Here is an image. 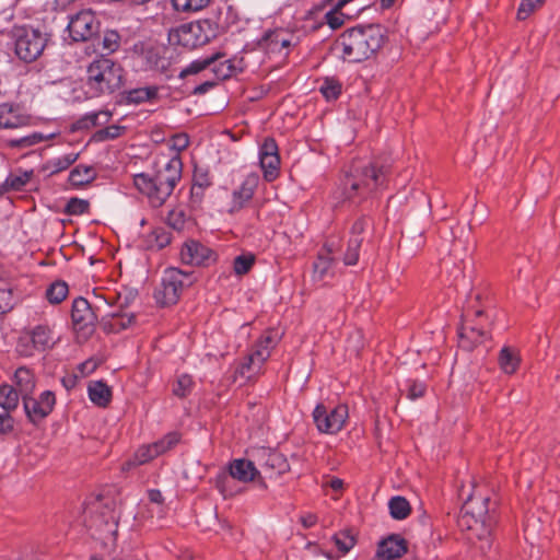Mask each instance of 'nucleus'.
I'll return each mask as SVG.
<instances>
[{"mask_svg":"<svg viewBox=\"0 0 560 560\" xmlns=\"http://www.w3.org/2000/svg\"><path fill=\"white\" fill-rule=\"evenodd\" d=\"M386 39L381 24H359L347 28L336 40L341 58L348 62H362L375 56Z\"/></svg>","mask_w":560,"mask_h":560,"instance_id":"obj_1","label":"nucleus"},{"mask_svg":"<svg viewBox=\"0 0 560 560\" xmlns=\"http://www.w3.org/2000/svg\"><path fill=\"white\" fill-rule=\"evenodd\" d=\"M182 160L178 155H175L158 168L153 175L136 174L133 184L141 194L149 198L153 207H161L182 178Z\"/></svg>","mask_w":560,"mask_h":560,"instance_id":"obj_2","label":"nucleus"},{"mask_svg":"<svg viewBox=\"0 0 560 560\" xmlns=\"http://www.w3.org/2000/svg\"><path fill=\"white\" fill-rule=\"evenodd\" d=\"M125 71L120 63L105 54L97 56L86 68L85 86L92 97L112 94L124 84Z\"/></svg>","mask_w":560,"mask_h":560,"instance_id":"obj_3","label":"nucleus"},{"mask_svg":"<svg viewBox=\"0 0 560 560\" xmlns=\"http://www.w3.org/2000/svg\"><path fill=\"white\" fill-rule=\"evenodd\" d=\"M388 168L377 164H355L342 182L346 199L365 196L385 185Z\"/></svg>","mask_w":560,"mask_h":560,"instance_id":"obj_4","label":"nucleus"},{"mask_svg":"<svg viewBox=\"0 0 560 560\" xmlns=\"http://www.w3.org/2000/svg\"><path fill=\"white\" fill-rule=\"evenodd\" d=\"M495 506L489 497L469 493L460 510L459 526L468 530L481 529L480 535H488L495 524Z\"/></svg>","mask_w":560,"mask_h":560,"instance_id":"obj_5","label":"nucleus"},{"mask_svg":"<svg viewBox=\"0 0 560 560\" xmlns=\"http://www.w3.org/2000/svg\"><path fill=\"white\" fill-rule=\"evenodd\" d=\"M219 34V25L209 20H199L185 23L168 33V40L173 45H179L188 49L203 46L214 39Z\"/></svg>","mask_w":560,"mask_h":560,"instance_id":"obj_6","label":"nucleus"},{"mask_svg":"<svg viewBox=\"0 0 560 560\" xmlns=\"http://www.w3.org/2000/svg\"><path fill=\"white\" fill-rule=\"evenodd\" d=\"M12 38L16 56L25 62L35 61L48 42L47 34L26 26L14 27Z\"/></svg>","mask_w":560,"mask_h":560,"instance_id":"obj_7","label":"nucleus"},{"mask_svg":"<svg viewBox=\"0 0 560 560\" xmlns=\"http://www.w3.org/2000/svg\"><path fill=\"white\" fill-rule=\"evenodd\" d=\"M189 276L177 268H168L164 271L161 287L155 290L154 298L163 306L177 303Z\"/></svg>","mask_w":560,"mask_h":560,"instance_id":"obj_8","label":"nucleus"},{"mask_svg":"<svg viewBox=\"0 0 560 560\" xmlns=\"http://www.w3.org/2000/svg\"><path fill=\"white\" fill-rule=\"evenodd\" d=\"M348 407L338 405L334 408H327L319 404L313 411V420L319 432L326 434H336L339 432L348 419Z\"/></svg>","mask_w":560,"mask_h":560,"instance_id":"obj_9","label":"nucleus"},{"mask_svg":"<svg viewBox=\"0 0 560 560\" xmlns=\"http://www.w3.org/2000/svg\"><path fill=\"white\" fill-rule=\"evenodd\" d=\"M55 345L49 326L37 325L20 337L18 351L23 357H32L35 351H45Z\"/></svg>","mask_w":560,"mask_h":560,"instance_id":"obj_10","label":"nucleus"},{"mask_svg":"<svg viewBox=\"0 0 560 560\" xmlns=\"http://www.w3.org/2000/svg\"><path fill=\"white\" fill-rule=\"evenodd\" d=\"M67 28L74 42H85L98 33L100 21L92 10H81L70 16Z\"/></svg>","mask_w":560,"mask_h":560,"instance_id":"obj_11","label":"nucleus"},{"mask_svg":"<svg viewBox=\"0 0 560 560\" xmlns=\"http://www.w3.org/2000/svg\"><path fill=\"white\" fill-rule=\"evenodd\" d=\"M277 343V336L268 332L257 342L256 349L248 354L246 361L241 364L238 373L242 376L250 377L258 372L262 363L269 358L270 350Z\"/></svg>","mask_w":560,"mask_h":560,"instance_id":"obj_12","label":"nucleus"},{"mask_svg":"<svg viewBox=\"0 0 560 560\" xmlns=\"http://www.w3.org/2000/svg\"><path fill=\"white\" fill-rule=\"evenodd\" d=\"M22 400L28 421L33 424H37L52 411L56 404V396L54 392L45 390L38 398H33L32 395H27L23 397Z\"/></svg>","mask_w":560,"mask_h":560,"instance_id":"obj_13","label":"nucleus"},{"mask_svg":"<svg viewBox=\"0 0 560 560\" xmlns=\"http://www.w3.org/2000/svg\"><path fill=\"white\" fill-rule=\"evenodd\" d=\"M230 476L222 475L218 477L217 487L220 492L226 497L225 483L232 479H236L242 482L253 481L256 477L259 476V470L255 467L252 460L247 459H234L230 464Z\"/></svg>","mask_w":560,"mask_h":560,"instance_id":"obj_14","label":"nucleus"},{"mask_svg":"<svg viewBox=\"0 0 560 560\" xmlns=\"http://www.w3.org/2000/svg\"><path fill=\"white\" fill-rule=\"evenodd\" d=\"M255 457L264 474L269 478L280 476L290 469L287 458L277 451L261 448Z\"/></svg>","mask_w":560,"mask_h":560,"instance_id":"obj_15","label":"nucleus"},{"mask_svg":"<svg viewBox=\"0 0 560 560\" xmlns=\"http://www.w3.org/2000/svg\"><path fill=\"white\" fill-rule=\"evenodd\" d=\"M215 253L197 241L186 242L180 250V259L184 264L208 266L215 261Z\"/></svg>","mask_w":560,"mask_h":560,"instance_id":"obj_16","label":"nucleus"},{"mask_svg":"<svg viewBox=\"0 0 560 560\" xmlns=\"http://www.w3.org/2000/svg\"><path fill=\"white\" fill-rule=\"evenodd\" d=\"M71 318L77 330L91 332L96 322V315L84 298H77L72 303Z\"/></svg>","mask_w":560,"mask_h":560,"instance_id":"obj_17","label":"nucleus"},{"mask_svg":"<svg viewBox=\"0 0 560 560\" xmlns=\"http://www.w3.org/2000/svg\"><path fill=\"white\" fill-rule=\"evenodd\" d=\"M179 442V435L176 432L166 434L163 439L140 447L136 453V460L138 464H144L154 457L171 450Z\"/></svg>","mask_w":560,"mask_h":560,"instance_id":"obj_18","label":"nucleus"},{"mask_svg":"<svg viewBox=\"0 0 560 560\" xmlns=\"http://www.w3.org/2000/svg\"><path fill=\"white\" fill-rule=\"evenodd\" d=\"M407 551V542L399 535H390L378 544L377 557L382 560H395Z\"/></svg>","mask_w":560,"mask_h":560,"instance_id":"obj_19","label":"nucleus"},{"mask_svg":"<svg viewBox=\"0 0 560 560\" xmlns=\"http://www.w3.org/2000/svg\"><path fill=\"white\" fill-rule=\"evenodd\" d=\"M259 184V176L256 173L248 174L241 187L233 192V208L232 210L241 209L248 200L252 199L255 189Z\"/></svg>","mask_w":560,"mask_h":560,"instance_id":"obj_20","label":"nucleus"},{"mask_svg":"<svg viewBox=\"0 0 560 560\" xmlns=\"http://www.w3.org/2000/svg\"><path fill=\"white\" fill-rule=\"evenodd\" d=\"M30 118L18 113V109L8 103L0 105V128L15 129L28 125Z\"/></svg>","mask_w":560,"mask_h":560,"instance_id":"obj_21","label":"nucleus"},{"mask_svg":"<svg viewBox=\"0 0 560 560\" xmlns=\"http://www.w3.org/2000/svg\"><path fill=\"white\" fill-rule=\"evenodd\" d=\"M13 383L23 398L27 395H32L35 388V376L30 369L21 366L13 375Z\"/></svg>","mask_w":560,"mask_h":560,"instance_id":"obj_22","label":"nucleus"},{"mask_svg":"<svg viewBox=\"0 0 560 560\" xmlns=\"http://www.w3.org/2000/svg\"><path fill=\"white\" fill-rule=\"evenodd\" d=\"M96 530L93 534L98 539L103 540L104 542L107 541H115L117 536V521L114 515H112L109 518H102L96 517L94 520Z\"/></svg>","mask_w":560,"mask_h":560,"instance_id":"obj_23","label":"nucleus"},{"mask_svg":"<svg viewBox=\"0 0 560 560\" xmlns=\"http://www.w3.org/2000/svg\"><path fill=\"white\" fill-rule=\"evenodd\" d=\"M91 401L98 407H106L112 399V390L103 381L91 382L88 387Z\"/></svg>","mask_w":560,"mask_h":560,"instance_id":"obj_24","label":"nucleus"},{"mask_svg":"<svg viewBox=\"0 0 560 560\" xmlns=\"http://www.w3.org/2000/svg\"><path fill=\"white\" fill-rule=\"evenodd\" d=\"M112 114L107 110L88 113L73 124L74 130L90 129L105 125L110 120Z\"/></svg>","mask_w":560,"mask_h":560,"instance_id":"obj_25","label":"nucleus"},{"mask_svg":"<svg viewBox=\"0 0 560 560\" xmlns=\"http://www.w3.org/2000/svg\"><path fill=\"white\" fill-rule=\"evenodd\" d=\"M20 397L21 394L13 385H0V407L4 412L11 415L18 408Z\"/></svg>","mask_w":560,"mask_h":560,"instance_id":"obj_26","label":"nucleus"},{"mask_svg":"<svg viewBox=\"0 0 560 560\" xmlns=\"http://www.w3.org/2000/svg\"><path fill=\"white\" fill-rule=\"evenodd\" d=\"M222 55L218 52L202 59H196L191 61L187 67L180 70L178 78L185 79L188 75L198 74L209 69L215 61H219Z\"/></svg>","mask_w":560,"mask_h":560,"instance_id":"obj_27","label":"nucleus"},{"mask_svg":"<svg viewBox=\"0 0 560 560\" xmlns=\"http://www.w3.org/2000/svg\"><path fill=\"white\" fill-rule=\"evenodd\" d=\"M96 177V171L93 166L77 165L69 175V182L73 186H83L91 183Z\"/></svg>","mask_w":560,"mask_h":560,"instance_id":"obj_28","label":"nucleus"},{"mask_svg":"<svg viewBox=\"0 0 560 560\" xmlns=\"http://www.w3.org/2000/svg\"><path fill=\"white\" fill-rule=\"evenodd\" d=\"M158 86H144L132 89L127 93V102L130 104H141L158 97Z\"/></svg>","mask_w":560,"mask_h":560,"instance_id":"obj_29","label":"nucleus"},{"mask_svg":"<svg viewBox=\"0 0 560 560\" xmlns=\"http://www.w3.org/2000/svg\"><path fill=\"white\" fill-rule=\"evenodd\" d=\"M135 319V315L119 316L118 314H110V319L103 318L102 325L106 332H119L128 328Z\"/></svg>","mask_w":560,"mask_h":560,"instance_id":"obj_30","label":"nucleus"},{"mask_svg":"<svg viewBox=\"0 0 560 560\" xmlns=\"http://www.w3.org/2000/svg\"><path fill=\"white\" fill-rule=\"evenodd\" d=\"M389 514L395 520H405L411 512L406 498L396 495L388 501Z\"/></svg>","mask_w":560,"mask_h":560,"instance_id":"obj_31","label":"nucleus"},{"mask_svg":"<svg viewBox=\"0 0 560 560\" xmlns=\"http://www.w3.org/2000/svg\"><path fill=\"white\" fill-rule=\"evenodd\" d=\"M213 0H172L175 11L182 13H194L208 8Z\"/></svg>","mask_w":560,"mask_h":560,"instance_id":"obj_32","label":"nucleus"},{"mask_svg":"<svg viewBox=\"0 0 560 560\" xmlns=\"http://www.w3.org/2000/svg\"><path fill=\"white\" fill-rule=\"evenodd\" d=\"M259 163L266 180L272 182L278 177L280 165L279 155L259 156Z\"/></svg>","mask_w":560,"mask_h":560,"instance_id":"obj_33","label":"nucleus"},{"mask_svg":"<svg viewBox=\"0 0 560 560\" xmlns=\"http://www.w3.org/2000/svg\"><path fill=\"white\" fill-rule=\"evenodd\" d=\"M485 331L476 327H463L459 330L460 345L465 349H471L475 345L482 341Z\"/></svg>","mask_w":560,"mask_h":560,"instance_id":"obj_34","label":"nucleus"},{"mask_svg":"<svg viewBox=\"0 0 560 560\" xmlns=\"http://www.w3.org/2000/svg\"><path fill=\"white\" fill-rule=\"evenodd\" d=\"M499 364L503 372L513 374L520 364V358L512 349L505 347L500 351Z\"/></svg>","mask_w":560,"mask_h":560,"instance_id":"obj_35","label":"nucleus"},{"mask_svg":"<svg viewBox=\"0 0 560 560\" xmlns=\"http://www.w3.org/2000/svg\"><path fill=\"white\" fill-rule=\"evenodd\" d=\"M45 140V137L40 132H32L30 135L23 136L21 138L16 139H9L7 140V145L10 148H16V149H26L31 148L35 144H38Z\"/></svg>","mask_w":560,"mask_h":560,"instance_id":"obj_36","label":"nucleus"},{"mask_svg":"<svg viewBox=\"0 0 560 560\" xmlns=\"http://www.w3.org/2000/svg\"><path fill=\"white\" fill-rule=\"evenodd\" d=\"M98 44L106 55L117 51L120 47V35L117 31L107 30L104 32L103 37L98 38Z\"/></svg>","mask_w":560,"mask_h":560,"instance_id":"obj_37","label":"nucleus"},{"mask_svg":"<svg viewBox=\"0 0 560 560\" xmlns=\"http://www.w3.org/2000/svg\"><path fill=\"white\" fill-rule=\"evenodd\" d=\"M68 292V284L65 281H55L46 290V298L51 304H59L67 298Z\"/></svg>","mask_w":560,"mask_h":560,"instance_id":"obj_38","label":"nucleus"},{"mask_svg":"<svg viewBox=\"0 0 560 560\" xmlns=\"http://www.w3.org/2000/svg\"><path fill=\"white\" fill-rule=\"evenodd\" d=\"M215 81L226 80L235 73V66L232 60L215 61L210 68Z\"/></svg>","mask_w":560,"mask_h":560,"instance_id":"obj_39","label":"nucleus"},{"mask_svg":"<svg viewBox=\"0 0 560 560\" xmlns=\"http://www.w3.org/2000/svg\"><path fill=\"white\" fill-rule=\"evenodd\" d=\"M332 541L341 555H346L355 545L354 536L349 530H341L332 536Z\"/></svg>","mask_w":560,"mask_h":560,"instance_id":"obj_40","label":"nucleus"},{"mask_svg":"<svg viewBox=\"0 0 560 560\" xmlns=\"http://www.w3.org/2000/svg\"><path fill=\"white\" fill-rule=\"evenodd\" d=\"M194 387L192 377L188 374H180L173 384V394L179 398L188 396Z\"/></svg>","mask_w":560,"mask_h":560,"instance_id":"obj_41","label":"nucleus"},{"mask_svg":"<svg viewBox=\"0 0 560 560\" xmlns=\"http://www.w3.org/2000/svg\"><path fill=\"white\" fill-rule=\"evenodd\" d=\"M331 9L325 14L326 23L330 28L337 30L341 27L345 23V18H350V15L342 13V8H337V3H329Z\"/></svg>","mask_w":560,"mask_h":560,"instance_id":"obj_42","label":"nucleus"},{"mask_svg":"<svg viewBox=\"0 0 560 560\" xmlns=\"http://www.w3.org/2000/svg\"><path fill=\"white\" fill-rule=\"evenodd\" d=\"M16 304V298L12 288L0 287V315L7 314L13 310Z\"/></svg>","mask_w":560,"mask_h":560,"instance_id":"obj_43","label":"nucleus"},{"mask_svg":"<svg viewBox=\"0 0 560 560\" xmlns=\"http://www.w3.org/2000/svg\"><path fill=\"white\" fill-rule=\"evenodd\" d=\"M90 208V203L85 199L77 197L70 198L65 207V213L68 215H81L86 213Z\"/></svg>","mask_w":560,"mask_h":560,"instance_id":"obj_44","label":"nucleus"},{"mask_svg":"<svg viewBox=\"0 0 560 560\" xmlns=\"http://www.w3.org/2000/svg\"><path fill=\"white\" fill-rule=\"evenodd\" d=\"M332 261L334 258L329 257L328 255L320 254L317 260L314 262V278L316 280H323L326 277Z\"/></svg>","mask_w":560,"mask_h":560,"instance_id":"obj_45","label":"nucleus"},{"mask_svg":"<svg viewBox=\"0 0 560 560\" xmlns=\"http://www.w3.org/2000/svg\"><path fill=\"white\" fill-rule=\"evenodd\" d=\"M125 131V127L118 125H110L106 128L100 129L94 133V140L96 141H105L110 139H116L122 135Z\"/></svg>","mask_w":560,"mask_h":560,"instance_id":"obj_46","label":"nucleus"},{"mask_svg":"<svg viewBox=\"0 0 560 560\" xmlns=\"http://www.w3.org/2000/svg\"><path fill=\"white\" fill-rule=\"evenodd\" d=\"M79 158V153H67L60 158L51 160L49 163L52 166L51 173H58L63 170H67L71 164H73Z\"/></svg>","mask_w":560,"mask_h":560,"instance_id":"obj_47","label":"nucleus"},{"mask_svg":"<svg viewBox=\"0 0 560 560\" xmlns=\"http://www.w3.org/2000/svg\"><path fill=\"white\" fill-rule=\"evenodd\" d=\"M254 262H255V257L252 254L240 255V256L235 257V259H234L233 269L236 275L242 276V275L247 273L250 270Z\"/></svg>","mask_w":560,"mask_h":560,"instance_id":"obj_48","label":"nucleus"},{"mask_svg":"<svg viewBox=\"0 0 560 560\" xmlns=\"http://www.w3.org/2000/svg\"><path fill=\"white\" fill-rule=\"evenodd\" d=\"M319 90L327 100H336L341 92V85L336 80L326 79Z\"/></svg>","mask_w":560,"mask_h":560,"instance_id":"obj_49","label":"nucleus"},{"mask_svg":"<svg viewBox=\"0 0 560 560\" xmlns=\"http://www.w3.org/2000/svg\"><path fill=\"white\" fill-rule=\"evenodd\" d=\"M211 185L207 173L195 172L194 184L191 187V196H201L202 190Z\"/></svg>","mask_w":560,"mask_h":560,"instance_id":"obj_50","label":"nucleus"},{"mask_svg":"<svg viewBox=\"0 0 560 560\" xmlns=\"http://www.w3.org/2000/svg\"><path fill=\"white\" fill-rule=\"evenodd\" d=\"M167 225L175 231H183L186 224V215L183 210H172L166 218Z\"/></svg>","mask_w":560,"mask_h":560,"instance_id":"obj_51","label":"nucleus"},{"mask_svg":"<svg viewBox=\"0 0 560 560\" xmlns=\"http://www.w3.org/2000/svg\"><path fill=\"white\" fill-rule=\"evenodd\" d=\"M544 2L545 0H522L517 10V19H527L529 14L539 8Z\"/></svg>","mask_w":560,"mask_h":560,"instance_id":"obj_52","label":"nucleus"},{"mask_svg":"<svg viewBox=\"0 0 560 560\" xmlns=\"http://www.w3.org/2000/svg\"><path fill=\"white\" fill-rule=\"evenodd\" d=\"M407 389V397L411 400H415L417 398H420L424 395L425 392V385L421 382H408L406 384Z\"/></svg>","mask_w":560,"mask_h":560,"instance_id":"obj_53","label":"nucleus"},{"mask_svg":"<svg viewBox=\"0 0 560 560\" xmlns=\"http://www.w3.org/2000/svg\"><path fill=\"white\" fill-rule=\"evenodd\" d=\"M359 249L358 242L354 243H348L347 250L343 256V262L347 266H353L359 260Z\"/></svg>","mask_w":560,"mask_h":560,"instance_id":"obj_54","label":"nucleus"},{"mask_svg":"<svg viewBox=\"0 0 560 560\" xmlns=\"http://www.w3.org/2000/svg\"><path fill=\"white\" fill-rule=\"evenodd\" d=\"M282 35L283 34L281 31H270L266 33L264 36V42L266 43L267 48L271 49L272 51L277 50Z\"/></svg>","mask_w":560,"mask_h":560,"instance_id":"obj_55","label":"nucleus"},{"mask_svg":"<svg viewBox=\"0 0 560 560\" xmlns=\"http://www.w3.org/2000/svg\"><path fill=\"white\" fill-rule=\"evenodd\" d=\"M30 179V175L25 173L22 176H9L5 179V186L13 189V190H20Z\"/></svg>","mask_w":560,"mask_h":560,"instance_id":"obj_56","label":"nucleus"},{"mask_svg":"<svg viewBox=\"0 0 560 560\" xmlns=\"http://www.w3.org/2000/svg\"><path fill=\"white\" fill-rule=\"evenodd\" d=\"M14 420L8 412H0V434H8L13 431Z\"/></svg>","mask_w":560,"mask_h":560,"instance_id":"obj_57","label":"nucleus"},{"mask_svg":"<svg viewBox=\"0 0 560 560\" xmlns=\"http://www.w3.org/2000/svg\"><path fill=\"white\" fill-rule=\"evenodd\" d=\"M278 155V145L272 138H267L260 147L259 156Z\"/></svg>","mask_w":560,"mask_h":560,"instance_id":"obj_58","label":"nucleus"},{"mask_svg":"<svg viewBox=\"0 0 560 560\" xmlns=\"http://www.w3.org/2000/svg\"><path fill=\"white\" fill-rule=\"evenodd\" d=\"M370 223H371V221L368 218H360V219H358L352 224L350 234H352V235H362L365 232L366 228L370 226Z\"/></svg>","mask_w":560,"mask_h":560,"instance_id":"obj_59","label":"nucleus"},{"mask_svg":"<svg viewBox=\"0 0 560 560\" xmlns=\"http://www.w3.org/2000/svg\"><path fill=\"white\" fill-rule=\"evenodd\" d=\"M188 144L189 138L186 133H179L173 138V148L178 152L185 150Z\"/></svg>","mask_w":560,"mask_h":560,"instance_id":"obj_60","label":"nucleus"},{"mask_svg":"<svg viewBox=\"0 0 560 560\" xmlns=\"http://www.w3.org/2000/svg\"><path fill=\"white\" fill-rule=\"evenodd\" d=\"M215 85H217L215 80H206L201 84L195 86V89L192 90L191 93L194 95H203L207 92H209L212 88H214Z\"/></svg>","mask_w":560,"mask_h":560,"instance_id":"obj_61","label":"nucleus"},{"mask_svg":"<svg viewBox=\"0 0 560 560\" xmlns=\"http://www.w3.org/2000/svg\"><path fill=\"white\" fill-rule=\"evenodd\" d=\"M474 532L476 533V536L480 540L479 549L482 552H486L487 549L489 550L491 548V539H490L491 532L488 535H486V536L479 535V534H481V529L474 530Z\"/></svg>","mask_w":560,"mask_h":560,"instance_id":"obj_62","label":"nucleus"},{"mask_svg":"<svg viewBox=\"0 0 560 560\" xmlns=\"http://www.w3.org/2000/svg\"><path fill=\"white\" fill-rule=\"evenodd\" d=\"M97 368V362L93 359H89L80 364V370L83 374H90Z\"/></svg>","mask_w":560,"mask_h":560,"instance_id":"obj_63","label":"nucleus"},{"mask_svg":"<svg viewBox=\"0 0 560 560\" xmlns=\"http://www.w3.org/2000/svg\"><path fill=\"white\" fill-rule=\"evenodd\" d=\"M148 495L152 503L162 504L164 501V498H163L161 491L158 489L149 490Z\"/></svg>","mask_w":560,"mask_h":560,"instance_id":"obj_64","label":"nucleus"}]
</instances>
